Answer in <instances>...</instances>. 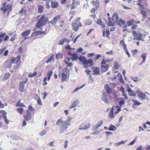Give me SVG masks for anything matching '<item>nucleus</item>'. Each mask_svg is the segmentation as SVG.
Instances as JSON below:
<instances>
[{"instance_id":"obj_24","label":"nucleus","mask_w":150,"mask_h":150,"mask_svg":"<svg viewBox=\"0 0 150 150\" xmlns=\"http://www.w3.org/2000/svg\"><path fill=\"white\" fill-rule=\"evenodd\" d=\"M71 56V59L72 61H76L77 60L78 58L77 55L76 53H73L72 54Z\"/></svg>"},{"instance_id":"obj_64","label":"nucleus","mask_w":150,"mask_h":150,"mask_svg":"<svg viewBox=\"0 0 150 150\" xmlns=\"http://www.w3.org/2000/svg\"><path fill=\"white\" fill-rule=\"evenodd\" d=\"M47 78L46 77H45L43 80V85H46L47 84V82H46Z\"/></svg>"},{"instance_id":"obj_20","label":"nucleus","mask_w":150,"mask_h":150,"mask_svg":"<svg viewBox=\"0 0 150 150\" xmlns=\"http://www.w3.org/2000/svg\"><path fill=\"white\" fill-rule=\"evenodd\" d=\"M113 109L114 107H113L111 109L109 112V115L108 116V117L111 119H113L114 117L113 115Z\"/></svg>"},{"instance_id":"obj_52","label":"nucleus","mask_w":150,"mask_h":150,"mask_svg":"<svg viewBox=\"0 0 150 150\" xmlns=\"http://www.w3.org/2000/svg\"><path fill=\"white\" fill-rule=\"evenodd\" d=\"M137 140V137H135L134 139L132 142H131L128 145H133L135 143V142Z\"/></svg>"},{"instance_id":"obj_57","label":"nucleus","mask_w":150,"mask_h":150,"mask_svg":"<svg viewBox=\"0 0 150 150\" xmlns=\"http://www.w3.org/2000/svg\"><path fill=\"white\" fill-rule=\"evenodd\" d=\"M140 3V2H137V4L139 6L140 8H141L142 9H144V6L142 5Z\"/></svg>"},{"instance_id":"obj_12","label":"nucleus","mask_w":150,"mask_h":150,"mask_svg":"<svg viewBox=\"0 0 150 150\" xmlns=\"http://www.w3.org/2000/svg\"><path fill=\"white\" fill-rule=\"evenodd\" d=\"M24 117L26 121L30 120L32 118L31 112L30 110H27V115H26L24 116Z\"/></svg>"},{"instance_id":"obj_30","label":"nucleus","mask_w":150,"mask_h":150,"mask_svg":"<svg viewBox=\"0 0 150 150\" xmlns=\"http://www.w3.org/2000/svg\"><path fill=\"white\" fill-rule=\"evenodd\" d=\"M53 73V72L51 70H49L47 73V79L48 80H50L51 76H52V74Z\"/></svg>"},{"instance_id":"obj_9","label":"nucleus","mask_w":150,"mask_h":150,"mask_svg":"<svg viewBox=\"0 0 150 150\" xmlns=\"http://www.w3.org/2000/svg\"><path fill=\"white\" fill-rule=\"evenodd\" d=\"M90 123L88 124H85L83 123L80 126L78 130H85L86 129H88L90 128Z\"/></svg>"},{"instance_id":"obj_29","label":"nucleus","mask_w":150,"mask_h":150,"mask_svg":"<svg viewBox=\"0 0 150 150\" xmlns=\"http://www.w3.org/2000/svg\"><path fill=\"white\" fill-rule=\"evenodd\" d=\"M58 6V3L56 1L51 2V6L53 8H56Z\"/></svg>"},{"instance_id":"obj_41","label":"nucleus","mask_w":150,"mask_h":150,"mask_svg":"<svg viewBox=\"0 0 150 150\" xmlns=\"http://www.w3.org/2000/svg\"><path fill=\"white\" fill-rule=\"evenodd\" d=\"M132 101L133 102L134 104L135 105H139L141 103L137 100H132Z\"/></svg>"},{"instance_id":"obj_27","label":"nucleus","mask_w":150,"mask_h":150,"mask_svg":"<svg viewBox=\"0 0 150 150\" xmlns=\"http://www.w3.org/2000/svg\"><path fill=\"white\" fill-rule=\"evenodd\" d=\"M120 44L123 47L125 50H127L126 45L124 42V39L120 41Z\"/></svg>"},{"instance_id":"obj_7","label":"nucleus","mask_w":150,"mask_h":150,"mask_svg":"<svg viewBox=\"0 0 150 150\" xmlns=\"http://www.w3.org/2000/svg\"><path fill=\"white\" fill-rule=\"evenodd\" d=\"M45 62L46 63H52L54 60V55L52 54L48 57H46L44 59Z\"/></svg>"},{"instance_id":"obj_45","label":"nucleus","mask_w":150,"mask_h":150,"mask_svg":"<svg viewBox=\"0 0 150 150\" xmlns=\"http://www.w3.org/2000/svg\"><path fill=\"white\" fill-rule=\"evenodd\" d=\"M107 15L108 16V19H109V23L108 24V25L109 26H113V24L112 23L110 22V19L109 18V14L108 13H107Z\"/></svg>"},{"instance_id":"obj_43","label":"nucleus","mask_w":150,"mask_h":150,"mask_svg":"<svg viewBox=\"0 0 150 150\" xmlns=\"http://www.w3.org/2000/svg\"><path fill=\"white\" fill-rule=\"evenodd\" d=\"M10 76V74L9 73H6L4 74L3 79H8Z\"/></svg>"},{"instance_id":"obj_54","label":"nucleus","mask_w":150,"mask_h":150,"mask_svg":"<svg viewBox=\"0 0 150 150\" xmlns=\"http://www.w3.org/2000/svg\"><path fill=\"white\" fill-rule=\"evenodd\" d=\"M16 110L20 114H22L23 112V109L22 108H17Z\"/></svg>"},{"instance_id":"obj_60","label":"nucleus","mask_w":150,"mask_h":150,"mask_svg":"<svg viewBox=\"0 0 150 150\" xmlns=\"http://www.w3.org/2000/svg\"><path fill=\"white\" fill-rule=\"evenodd\" d=\"M103 123V121L102 120H101L99 121L97 123V125L99 127L101 126L102 124Z\"/></svg>"},{"instance_id":"obj_26","label":"nucleus","mask_w":150,"mask_h":150,"mask_svg":"<svg viewBox=\"0 0 150 150\" xmlns=\"http://www.w3.org/2000/svg\"><path fill=\"white\" fill-rule=\"evenodd\" d=\"M91 3L94 6H95L96 8H98L99 7V2L98 0H96V1H91Z\"/></svg>"},{"instance_id":"obj_50","label":"nucleus","mask_w":150,"mask_h":150,"mask_svg":"<svg viewBox=\"0 0 150 150\" xmlns=\"http://www.w3.org/2000/svg\"><path fill=\"white\" fill-rule=\"evenodd\" d=\"M98 9V8H93L91 10L90 12L92 13H94L95 12L97 11Z\"/></svg>"},{"instance_id":"obj_40","label":"nucleus","mask_w":150,"mask_h":150,"mask_svg":"<svg viewBox=\"0 0 150 150\" xmlns=\"http://www.w3.org/2000/svg\"><path fill=\"white\" fill-rule=\"evenodd\" d=\"M11 139L14 140H18L20 139V137H18L17 136H11Z\"/></svg>"},{"instance_id":"obj_59","label":"nucleus","mask_w":150,"mask_h":150,"mask_svg":"<svg viewBox=\"0 0 150 150\" xmlns=\"http://www.w3.org/2000/svg\"><path fill=\"white\" fill-rule=\"evenodd\" d=\"M73 3L71 5V9H74L76 8L75 6H74V4H75V0H72Z\"/></svg>"},{"instance_id":"obj_51","label":"nucleus","mask_w":150,"mask_h":150,"mask_svg":"<svg viewBox=\"0 0 150 150\" xmlns=\"http://www.w3.org/2000/svg\"><path fill=\"white\" fill-rule=\"evenodd\" d=\"M146 53H144L142 54L141 55V57L143 59V61H142L144 62L145 61V59L146 58Z\"/></svg>"},{"instance_id":"obj_25","label":"nucleus","mask_w":150,"mask_h":150,"mask_svg":"<svg viewBox=\"0 0 150 150\" xmlns=\"http://www.w3.org/2000/svg\"><path fill=\"white\" fill-rule=\"evenodd\" d=\"M89 64L90 66H92L93 65V61L91 59L88 60L86 59L85 65Z\"/></svg>"},{"instance_id":"obj_23","label":"nucleus","mask_w":150,"mask_h":150,"mask_svg":"<svg viewBox=\"0 0 150 150\" xmlns=\"http://www.w3.org/2000/svg\"><path fill=\"white\" fill-rule=\"evenodd\" d=\"M66 42H67V43L68 44L70 42V41L68 40L67 38H64L62 39L59 41V42L58 43L60 45H62L64 43Z\"/></svg>"},{"instance_id":"obj_19","label":"nucleus","mask_w":150,"mask_h":150,"mask_svg":"<svg viewBox=\"0 0 150 150\" xmlns=\"http://www.w3.org/2000/svg\"><path fill=\"white\" fill-rule=\"evenodd\" d=\"M127 91L129 93L128 94L130 96L135 97V94L134 92L131 90V88H129L127 89Z\"/></svg>"},{"instance_id":"obj_16","label":"nucleus","mask_w":150,"mask_h":150,"mask_svg":"<svg viewBox=\"0 0 150 150\" xmlns=\"http://www.w3.org/2000/svg\"><path fill=\"white\" fill-rule=\"evenodd\" d=\"M78 59L79 61L82 62L83 65H85V63L86 61V59L85 57L80 56Z\"/></svg>"},{"instance_id":"obj_6","label":"nucleus","mask_w":150,"mask_h":150,"mask_svg":"<svg viewBox=\"0 0 150 150\" xmlns=\"http://www.w3.org/2000/svg\"><path fill=\"white\" fill-rule=\"evenodd\" d=\"M132 33L133 36L134 37V39L136 40H141L143 37H144V36L143 34L140 33H136L135 31H133Z\"/></svg>"},{"instance_id":"obj_21","label":"nucleus","mask_w":150,"mask_h":150,"mask_svg":"<svg viewBox=\"0 0 150 150\" xmlns=\"http://www.w3.org/2000/svg\"><path fill=\"white\" fill-rule=\"evenodd\" d=\"M101 98L105 103H108V101L106 97V94L105 93H103L101 96Z\"/></svg>"},{"instance_id":"obj_32","label":"nucleus","mask_w":150,"mask_h":150,"mask_svg":"<svg viewBox=\"0 0 150 150\" xmlns=\"http://www.w3.org/2000/svg\"><path fill=\"white\" fill-rule=\"evenodd\" d=\"M36 33H37V35H40L42 34L46 35V33L45 31H44L43 32L41 31H37L36 30Z\"/></svg>"},{"instance_id":"obj_11","label":"nucleus","mask_w":150,"mask_h":150,"mask_svg":"<svg viewBox=\"0 0 150 150\" xmlns=\"http://www.w3.org/2000/svg\"><path fill=\"white\" fill-rule=\"evenodd\" d=\"M27 81L28 79L26 78L25 81H23L20 83L19 90L21 91L22 92L23 91L24 88V84H25Z\"/></svg>"},{"instance_id":"obj_4","label":"nucleus","mask_w":150,"mask_h":150,"mask_svg":"<svg viewBox=\"0 0 150 150\" xmlns=\"http://www.w3.org/2000/svg\"><path fill=\"white\" fill-rule=\"evenodd\" d=\"M12 9L11 6L9 4L6 5V2H4L1 4L0 9L3 11V13H4L6 12L8 13Z\"/></svg>"},{"instance_id":"obj_8","label":"nucleus","mask_w":150,"mask_h":150,"mask_svg":"<svg viewBox=\"0 0 150 150\" xmlns=\"http://www.w3.org/2000/svg\"><path fill=\"white\" fill-rule=\"evenodd\" d=\"M136 91L137 93V95L139 98H141V99H146L147 98V96L145 94L142 93L139 89L137 90Z\"/></svg>"},{"instance_id":"obj_34","label":"nucleus","mask_w":150,"mask_h":150,"mask_svg":"<svg viewBox=\"0 0 150 150\" xmlns=\"http://www.w3.org/2000/svg\"><path fill=\"white\" fill-rule=\"evenodd\" d=\"M131 79L134 82H139L140 81L141 79H139L138 77L136 76H133Z\"/></svg>"},{"instance_id":"obj_39","label":"nucleus","mask_w":150,"mask_h":150,"mask_svg":"<svg viewBox=\"0 0 150 150\" xmlns=\"http://www.w3.org/2000/svg\"><path fill=\"white\" fill-rule=\"evenodd\" d=\"M56 57L57 59L62 58V55L61 53H58L56 54Z\"/></svg>"},{"instance_id":"obj_48","label":"nucleus","mask_w":150,"mask_h":150,"mask_svg":"<svg viewBox=\"0 0 150 150\" xmlns=\"http://www.w3.org/2000/svg\"><path fill=\"white\" fill-rule=\"evenodd\" d=\"M141 14L143 15V18H145L146 16V12L144 10H142L140 12Z\"/></svg>"},{"instance_id":"obj_55","label":"nucleus","mask_w":150,"mask_h":150,"mask_svg":"<svg viewBox=\"0 0 150 150\" xmlns=\"http://www.w3.org/2000/svg\"><path fill=\"white\" fill-rule=\"evenodd\" d=\"M65 48L67 49V50H74V48L70 47V45H67L65 46Z\"/></svg>"},{"instance_id":"obj_2","label":"nucleus","mask_w":150,"mask_h":150,"mask_svg":"<svg viewBox=\"0 0 150 150\" xmlns=\"http://www.w3.org/2000/svg\"><path fill=\"white\" fill-rule=\"evenodd\" d=\"M80 18L78 17L72 23V26L73 29L75 31H77L79 29V27H81L82 25L79 21L80 19Z\"/></svg>"},{"instance_id":"obj_10","label":"nucleus","mask_w":150,"mask_h":150,"mask_svg":"<svg viewBox=\"0 0 150 150\" xmlns=\"http://www.w3.org/2000/svg\"><path fill=\"white\" fill-rule=\"evenodd\" d=\"M60 15H57L54 17L52 21L48 22L49 23H51L52 25H55L56 23L57 20L60 18Z\"/></svg>"},{"instance_id":"obj_56","label":"nucleus","mask_w":150,"mask_h":150,"mask_svg":"<svg viewBox=\"0 0 150 150\" xmlns=\"http://www.w3.org/2000/svg\"><path fill=\"white\" fill-rule=\"evenodd\" d=\"M118 102L120 107L122 105L124 104L125 103V101L123 100L119 101Z\"/></svg>"},{"instance_id":"obj_53","label":"nucleus","mask_w":150,"mask_h":150,"mask_svg":"<svg viewBox=\"0 0 150 150\" xmlns=\"http://www.w3.org/2000/svg\"><path fill=\"white\" fill-rule=\"evenodd\" d=\"M92 23V21L91 20H88L87 21H86L85 22V25H90Z\"/></svg>"},{"instance_id":"obj_63","label":"nucleus","mask_w":150,"mask_h":150,"mask_svg":"<svg viewBox=\"0 0 150 150\" xmlns=\"http://www.w3.org/2000/svg\"><path fill=\"white\" fill-rule=\"evenodd\" d=\"M95 55L93 53H89L87 54V57H91L93 56H95Z\"/></svg>"},{"instance_id":"obj_31","label":"nucleus","mask_w":150,"mask_h":150,"mask_svg":"<svg viewBox=\"0 0 150 150\" xmlns=\"http://www.w3.org/2000/svg\"><path fill=\"white\" fill-rule=\"evenodd\" d=\"M30 32V30H26L24 32H23L22 33V35L23 36H26L28 35Z\"/></svg>"},{"instance_id":"obj_5","label":"nucleus","mask_w":150,"mask_h":150,"mask_svg":"<svg viewBox=\"0 0 150 150\" xmlns=\"http://www.w3.org/2000/svg\"><path fill=\"white\" fill-rule=\"evenodd\" d=\"M47 21V18L45 17L44 16H43L36 23V29L37 28H40L41 26L45 24Z\"/></svg>"},{"instance_id":"obj_42","label":"nucleus","mask_w":150,"mask_h":150,"mask_svg":"<svg viewBox=\"0 0 150 150\" xmlns=\"http://www.w3.org/2000/svg\"><path fill=\"white\" fill-rule=\"evenodd\" d=\"M108 66H101L102 71L103 72H105L108 70Z\"/></svg>"},{"instance_id":"obj_33","label":"nucleus","mask_w":150,"mask_h":150,"mask_svg":"<svg viewBox=\"0 0 150 150\" xmlns=\"http://www.w3.org/2000/svg\"><path fill=\"white\" fill-rule=\"evenodd\" d=\"M97 23L100 25L103 28H104L105 25L103 23L101 20L99 19L97 21Z\"/></svg>"},{"instance_id":"obj_18","label":"nucleus","mask_w":150,"mask_h":150,"mask_svg":"<svg viewBox=\"0 0 150 150\" xmlns=\"http://www.w3.org/2000/svg\"><path fill=\"white\" fill-rule=\"evenodd\" d=\"M105 88L107 93L108 94H110L111 93V89L110 88L108 85L107 84H106L104 87Z\"/></svg>"},{"instance_id":"obj_1","label":"nucleus","mask_w":150,"mask_h":150,"mask_svg":"<svg viewBox=\"0 0 150 150\" xmlns=\"http://www.w3.org/2000/svg\"><path fill=\"white\" fill-rule=\"evenodd\" d=\"M72 124V117L70 116L68 117L67 119L65 121L59 119L56 123V125L59 126L61 129L60 132L61 133H63L67 128L68 127Z\"/></svg>"},{"instance_id":"obj_62","label":"nucleus","mask_w":150,"mask_h":150,"mask_svg":"<svg viewBox=\"0 0 150 150\" xmlns=\"http://www.w3.org/2000/svg\"><path fill=\"white\" fill-rule=\"evenodd\" d=\"M89 81L90 83H92L93 82V79L92 77V76L90 75L89 77Z\"/></svg>"},{"instance_id":"obj_37","label":"nucleus","mask_w":150,"mask_h":150,"mask_svg":"<svg viewBox=\"0 0 150 150\" xmlns=\"http://www.w3.org/2000/svg\"><path fill=\"white\" fill-rule=\"evenodd\" d=\"M16 106L18 107L19 106L25 107V105L23 103H21L20 100L18 101V102L16 104Z\"/></svg>"},{"instance_id":"obj_44","label":"nucleus","mask_w":150,"mask_h":150,"mask_svg":"<svg viewBox=\"0 0 150 150\" xmlns=\"http://www.w3.org/2000/svg\"><path fill=\"white\" fill-rule=\"evenodd\" d=\"M28 108L29 109L28 110H30V112L31 111L34 112L35 110V109L33 108L31 105L28 106Z\"/></svg>"},{"instance_id":"obj_61","label":"nucleus","mask_w":150,"mask_h":150,"mask_svg":"<svg viewBox=\"0 0 150 150\" xmlns=\"http://www.w3.org/2000/svg\"><path fill=\"white\" fill-rule=\"evenodd\" d=\"M101 57L100 54H98L96 55L95 57L94 58V59L95 60L98 59Z\"/></svg>"},{"instance_id":"obj_17","label":"nucleus","mask_w":150,"mask_h":150,"mask_svg":"<svg viewBox=\"0 0 150 150\" xmlns=\"http://www.w3.org/2000/svg\"><path fill=\"white\" fill-rule=\"evenodd\" d=\"M2 114L3 115L4 119V120L5 121L7 124H8L10 121L7 119V117L6 116V113L5 111H2Z\"/></svg>"},{"instance_id":"obj_14","label":"nucleus","mask_w":150,"mask_h":150,"mask_svg":"<svg viewBox=\"0 0 150 150\" xmlns=\"http://www.w3.org/2000/svg\"><path fill=\"white\" fill-rule=\"evenodd\" d=\"M21 57L20 56H18L16 57L13 58L11 60V63L16 64L20 60Z\"/></svg>"},{"instance_id":"obj_22","label":"nucleus","mask_w":150,"mask_h":150,"mask_svg":"<svg viewBox=\"0 0 150 150\" xmlns=\"http://www.w3.org/2000/svg\"><path fill=\"white\" fill-rule=\"evenodd\" d=\"M93 74L99 75L100 74V71L99 69L97 67H95L93 69Z\"/></svg>"},{"instance_id":"obj_15","label":"nucleus","mask_w":150,"mask_h":150,"mask_svg":"<svg viewBox=\"0 0 150 150\" xmlns=\"http://www.w3.org/2000/svg\"><path fill=\"white\" fill-rule=\"evenodd\" d=\"M62 81H67L69 79L68 75H67L64 73H62Z\"/></svg>"},{"instance_id":"obj_38","label":"nucleus","mask_w":150,"mask_h":150,"mask_svg":"<svg viewBox=\"0 0 150 150\" xmlns=\"http://www.w3.org/2000/svg\"><path fill=\"white\" fill-rule=\"evenodd\" d=\"M38 11L40 13H42L43 11V6L40 5H39L38 6Z\"/></svg>"},{"instance_id":"obj_36","label":"nucleus","mask_w":150,"mask_h":150,"mask_svg":"<svg viewBox=\"0 0 150 150\" xmlns=\"http://www.w3.org/2000/svg\"><path fill=\"white\" fill-rule=\"evenodd\" d=\"M47 129H44L42 131H41L39 133V135L40 136H43L47 132Z\"/></svg>"},{"instance_id":"obj_49","label":"nucleus","mask_w":150,"mask_h":150,"mask_svg":"<svg viewBox=\"0 0 150 150\" xmlns=\"http://www.w3.org/2000/svg\"><path fill=\"white\" fill-rule=\"evenodd\" d=\"M134 23V21L133 20H131L127 22V25L128 26L131 25Z\"/></svg>"},{"instance_id":"obj_46","label":"nucleus","mask_w":150,"mask_h":150,"mask_svg":"<svg viewBox=\"0 0 150 150\" xmlns=\"http://www.w3.org/2000/svg\"><path fill=\"white\" fill-rule=\"evenodd\" d=\"M119 81L122 84H124L125 83V81L123 79L122 76V75H121L120 76Z\"/></svg>"},{"instance_id":"obj_47","label":"nucleus","mask_w":150,"mask_h":150,"mask_svg":"<svg viewBox=\"0 0 150 150\" xmlns=\"http://www.w3.org/2000/svg\"><path fill=\"white\" fill-rule=\"evenodd\" d=\"M37 74V73L36 72H34L33 73H31L30 74L28 75V76L29 77H32L35 76Z\"/></svg>"},{"instance_id":"obj_35","label":"nucleus","mask_w":150,"mask_h":150,"mask_svg":"<svg viewBox=\"0 0 150 150\" xmlns=\"http://www.w3.org/2000/svg\"><path fill=\"white\" fill-rule=\"evenodd\" d=\"M116 129V127L112 125H110L108 128V130L110 131H114V129Z\"/></svg>"},{"instance_id":"obj_28","label":"nucleus","mask_w":150,"mask_h":150,"mask_svg":"<svg viewBox=\"0 0 150 150\" xmlns=\"http://www.w3.org/2000/svg\"><path fill=\"white\" fill-rule=\"evenodd\" d=\"M71 59V57H68L64 61L67 66H71L72 65L71 63L69 62Z\"/></svg>"},{"instance_id":"obj_58","label":"nucleus","mask_w":150,"mask_h":150,"mask_svg":"<svg viewBox=\"0 0 150 150\" xmlns=\"http://www.w3.org/2000/svg\"><path fill=\"white\" fill-rule=\"evenodd\" d=\"M84 84L82 86H81L80 87H78L76 88L73 92V93H74L75 92H76L77 91H78L79 89H81V88H82L84 86Z\"/></svg>"},{"instance_id":"obj_13","label":"nucleus","mask_w":150,"mask_h":150,"mask_svg":"<svg viewBox=\"0 0 150 150\" xmlns=\"http://www.w3.org/2000/svg\"><path fill=\"white\" fill-rule=\"evenodd\" d=\"M79 103V101L78 100H76L72 103V104L70 105L69 108L70 109H72L76 106Z\"/></svg>"},{"instance_id":"obj_3","label":"nucleus","mask_w":150,"mask_h":150,"mask_svg":"<svg viewBox=\"0 0 150 150\" xmlns=\"http://www.w3.org/2000/svg\"><path fill=\"white\" fill-rule=\"evenodd\" d=\"M112 18L113 19H115L117 21L118 25L120 26L121 27H122L124 28H126L127 27V25L126 24V23L123 20L121 19H118V17L117 14L115 13L113 14Z\"/></svg>"}]
</instances>
